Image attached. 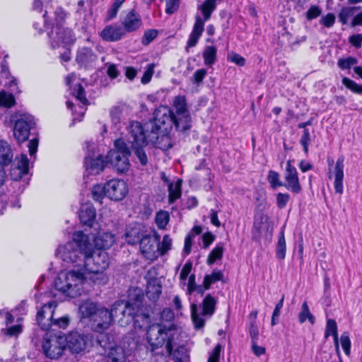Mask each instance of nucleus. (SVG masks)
Returning a JSON list of instances; mask_svg holds the SVG:
<instances>
[{"label":"nucleus","mask_w":362,"mask_h":362,"mask_svg":"<svg viewBox=\"0 0 362 362\" xmlns=\"http://www.w3.org/2000/svg\"><path fill=\"white\" fill-rule=\"evenodd\" d=\"M178 332L174 324H153L146 331V341L152 350L165 344L167 352L172 355L177 346Z\"/></svg>","instance_id":"obj_4"},{"label":"nucleus","mask_w":362,"mask_h":362,"mask_svg":"<svg viewBox=\"0 0 362 362\" xmlns=\"http://www.w3.org/2000/svg\"><path fill=\"white\" fill-rule=\"evenodd\" d=\"M158 35L157 30L151 29L148 30L144 33L142 37L141 42L144 45L150 44Z\"/></svg>","instance_id":"obj_57"},{"label":"nucleus","mask_w":362,"mask_h":362,"mask_svg":"<svg viewBox=\"0 0 362 362\" xmlns=\"http://www.w3.org/2000/svg\"><path fill=\"white\" fill-rule=\"evenodd\" d=\"M125 35L124 29L120 25H109L105 27L101 33L103 40L109 42L119 40Z\"/></svg>","instance_id":"obj_28"},{"label":"nucleus","mask_w":362,"mask_h":362,"mask_svg":"<svg viewBox=\"0 0 362 362\" xmlns=\"http://www.w3.org/2000/svg\"><path fill=\"white\" fill-rule=\"evenodd\" d=\"M140 251L143 256L148 260L153 261L160 255L159 236L155 232L143 235L141 239Z\"/></svg>","instance_id":"obj_10"},{"label":"nucleus","mask_w":362,"mask_h":362,"mask_svg":"<svg viewBox=\"0 0 362 362\" xmlns=\"http://www.w3.org/2000/svg\"><path fill=\"white\" fill-rule=\"evenodd\" d=\"M99 343L104 349H108L107 354L124 362L127 361V357L131 354V349L127 347L124 342L112 345L110 342H105L102 339H99Z\"/></svg>","instance_id":"obj_19"},{"label":"nucleus","mask_w":362,"mask_h":362,"mask_svg":"<svg viewBox=\"0 0 362 362\" xmlns=\"http://www.w3.org/2000/svg\"><path fill=\"white\" fill-rule=\"evenodd\" d=\"M342 84L351 90L353 93L356 94H362V85L358 84L354 81L347 78L344 77L342 78Z\"/></svg>","instance_id":"obj_46"},{"label":"nucleus","mask_w":362,"mask_h":362,"mask_svg":"<svg viewBox=\"0 0 362 362\" xmlns=\"http://www.w3.org/2000/svg\"><path fill=\"white\" fill-rule=\"evenodd\" d=\"M217 49L214 46H207L204 52L203 58L204 64L207 66L214 64L216 59Z\"/></svg>","instance_id":"obj_40"},{"label":"nucleus","mask_w":362,"mask_h":362,"mask_svg":"<svg viewBox=\"0 0 362 362\" xmlns=\"http://www.w3.org/2000/svg\"><path fill=\"white\" fill-rule=\"evenodd\" d=\"M55 288L71 298H76L88 293L95 286L82 267H74L62 272L55 280Z\"/></svg>","instance_id":"obj_2"},{"label":"nucleus","mask_w":362,"mask_h":362,"mask_svg":"<svg viewBox=\"0 0 362 362\" xmlns=\"http://www.w3.org/2000/svg\"><path fill=\"white\" fill-rule=\"evenodd\" d=\"M169 131H164L163 129H156L152 128L151 133L146 134L148 144L151 143L155 144L156 147L167 151L172 148L171 138L168 134Z\"/></svg>","instance_id":"obj_17"},{"label":"nucleus","mask_w":362,"mask_h":362,"mask_svg":"<svg viewBox=\"0 0 362 362\" xmlns=\"http://www.w3.org/2000/svg\"><path fill=\"white\" fill-rule=\"evenodd\" d=\"M180 0H168L165 1V12L168 15L175 13L179 8Z\"/></svg>","instance_id":"obj_56"},{"label":"nucleus","mask_w":362,"mask_h":362,"mask_svg":"<svg viewBox=\"0 0 362 362\" xmlns=\"http://www.w3.org/2000/svg\"><path fill=\"white\" fill-rule=\"evenodd\" d=\"M173 107L175 110V115H184L189 114L187 107L186 98L184 95H177L174 98Z\"/></svg>","instance_id":"obj_38"},{"label":"nucleus","mask_w":362,"mask_h":362,"mask_svg":"<svg viewBox=\"0 0 362 362\" xmlns=\"http://www.w3.org/2000/svg\"><path fill=\"white\" fill-rule=\"evenodd\" d=\"M174 319L173 312L169 309H163L160 313V322L158 324H173V320Z\"/></svg>","instance_id":"obj_55"},{"label":"nucleus","mask_w":362,"mask_h":362,"mask_svg":"<svg viewBox=\"0 0 362 362\" xmlns=\"http://www.w3.org/2000/svg\"><path fill=\"white\" fill-rule=\"evenodd\" d=\"M66 348L65 335H47L44 338L42 349L47 358L56 359L61 356Z\"/></svg>","instance_id":"obj_9"},{"label":"nucleus","mask_w":362,"mask_h":362,"mask_svg":"<svg viewBox=\"0 0 362 362\" xmlns=\"http://www.w3.org/2000/svg\"><path fill=\"white\" fill-rule=\"evenodd\" d=\"M98 56L89 47H83L78 49L76 61L77 63L84 67H90L95 64Z\"/></svg>","instance_id":"obj_23"},{"label":"nucleus","mask_w":362,"mask_h":362,"mask_svg":"<svg viewBox=\"0 0 362 362\" xmlns=\"http://www.w3.org/2000/svg\"><path fill=\"white\" fill-rule=\"evenodd\" d=\"M0 322L5 325L1 333L9 337H17L23 332L22 319L18 318L15 325L13 315L8 310H0Z\"/></svg>","instance_id":"obj_13"},{"label":"nucleus","mask_w":362,"mask_h":362,"mask_svg":"<svg viewBox=\"0 0 362 362\" xmlns=\"http://www.w3.org/2000/svg\"><path fill=\"white\" fill-rule=\"evenodd\" d=\"M349 42L356 49L361 47L362 34L352 35L349 37Z\"/></svg>","instance_id":"obj_64"},{"label":"nucleus","mask_w":362,"mask_h":362,"mask_svg":"<svg viewBox=\"0 0 362 362\" xmlns=\"http://www.w3.org/2000/svg\"><path fill=\"white\" fill-rule=\"evenodd\" d=\"M334 23L335 16L332 13H329L327 15L323 16L320 20V23L323 25L326 28L332 27Z\"/></svg>","instance_id":"obj_62"},{"label":"nucleus","mask_w":362,"mask_h":362,"mask_svg":"<svg viewBox=\"0 0 362 362\" xmlns=\"http://www.w3.org/2000/svg\"><path fill=\"white\" fill-rule=\"evenodd\" d=\"M13 152L8 144L0 140V165L7 166L13 160Z\"/></svg>","instance_id":"obj_32"},{"label":"nucleus","mask_w":362,"mask_h":362,"mask_svg":"<svg viewBox=\"0 0 362 362\" xmlns=\"http://www.w3.org/2000/svg\"><path fill=\"white\" fill-rule=\"evenodd\" d=\"M92 253L90 238L81 231L74 233L71 241L57 249V255L64 262L75 264L74 267H82L85 258Z\"/></svg>","instance_id":"obj_3"},{"label":"nucleus","mask_w":362,"mask_h":362,"mask_svg":"<svg viewBox=\"0 0 362 362\" xmlns=\"http://www.w3.org/2000/svg\"><path fill=\"white\" fill-rule=\"evenodd\" d=\"M290 200V194L288 193L279 192L276 194V205L279 209L286 207Z\"/></svg>","instance_id":"obj_59"},{"label":"nucleus","mask_w":362,"mask_h":362,"mask_svg":"<svg viewBox=\"0 0 362 362\" xmlns=\"http://www.w3.org/2000/svg\"><path fill=\"white\" fill-rule=\"evenodd\" d=\"M146 234V232H144L141 228H129L125 233V238L129 244L134 245L137 243H141V239Z\"/></svg>","instance_id":"obj_35"},{"label":"nucleus","mask_w":362,"mask_h":362,"mask_svg":"<svg viewBox=\"0 0 362 362\" xmlns=\"http://www.w3.org/2000/svg\"><path fill=\"white\" fill-rule=\"evenodd\" d=\"M344 156L337 158L335 166L333 169V175L334 177V187L336 193L341 194L344 192L343 180H344Z\"/></svg>","instance_id":"obj_25"},{"label":"nucleus","mask_w":362,"mask_h":362,"mask_svg":"<svg viewBox=\"0 0 362 362\" xmlns=\"http://www.w3.org/2000/svg\"><path fill=\"white\" fill-rule=\"evenodd\" d=\"M222 346L218 344L213 351L210 353L208 362H219L220 354Z\"/></svg>","instance_id":"obj_63"},{"label":"nucleus","mask_w":362,"mask_h":362,"mask_svg":"<svg viewBox=\"0 0 362 362\" xmlns=\"http://www.w3.org/2000/svg\"><path fill=\"white\" fill-rule=\"evenodd\" d=\"M223 247L221 244L216 246L211 250L207 258V264L209 265L213 264L216 261L219 260L223 257Z\"/></svg>","instance_id":"obj_43"},{"label":"nucleus","mask_w":362,"mask_h":362,"mask_svg":"<svg viewBox=\"0 0 362 362\" xmlns=\"http://www.w3.org/2000/svg\"><path fill=\"white\" fill-rule=\"evenodd\" d=\"M340 343L341 347L346 355H349L350 354V348H351V341L349 339V334L347 332H344L340 338Z\"/></svg>","instance_id":"obj_60"},{"label":"nucleus","mask_w":362,"mask_h":362,"mask_svg":"<svg viewBox=\"0 0 362 362\" xmlns=\"http://www.w3.org/2000/svg\"><path fill=\"white\" fill-rule=\"evenodd\" d=\"M125 0H115L111 7L107 11V18L111 20L117 16V12L121 8L122 5L124 3Z\"/></svg>","instance_id":"obj_51"},{"label":"nucleus","mask_w":362,"mask_h":362,"mask_svg":"<svg viewBox=\"0 0 362 362\" xmlns=\"http://www.w3.org/2000/svg\"><path fill=\"white\" fill-rule=\"evenodd\" d=\"M141 25V20L139 15L136 13L134 10L129 11L122 21V25L125 33L135 31Z\"/></svg>","instance_id":"obj_29"},{"label":"nucleus","mask_w":362,"mask_h":362,"mask_svg":"<svg viewBox=\"0 0 362 362\" xmlns=\"http://www.w3.org/2000/svg\"><path fill=\"white\" fill-rule=\"evenodd\" d=\"M361 8L360 6H346L343 7L338 14L339 21L342 25H346L351 18H354L357 11Z\"/></svg>","instance_id":"obj_36"},{"label":"nucleus","mask_w":362,"mask_h":362,"mask_svg":"<svg viewBox=\"0 0 362 362\" xmlns=\"http://www.w3.org/2000/svg\"><path fill=\"white\" fill-rule=\"evenodd\" d=\"M130 155L122 154V153L108 152L107 158L109 159L112 165H113L117 171L124 173L129 170L130 163L129 157Z\"/></svg>","instance_id":"obj_24"},{"label":"nucleus","mask_w":362,"mask_h":362,"mask_svg":"<svg viewBox=\"0 0 362 362\" xmlns=\"http://www.w3.org/2000/svg\"><path fill=\"white\" fill-rule=\"evenodd\" d=\"M56 307V302L50 301L45 303L37 312V321L42 329L47 330L52 327L53 315Z\"/></svg>","instance_id":"obj_18"},{"label":"nucleus","mask_w":362,"mask_h":362,"mask_svg":"<svg viewBox=\"0 0 362 362\" xmlns=\"http://www.w3.org/2000/svg\"><path fill=\"white\" fill-rule=\"evenodd\" d=\"M223 274L220 271L214 272L210 275H206L204 277V284L206 289H208L213 282L220 281L223 279Z\"/></svg>","instance_id":"obj_49"},{"label":"nucleus","mask_w":362,"mask_h":362,"mask_svg":"<svg viewBox=\"0 0 362 362\" xmlns=\"http://www.w3.org/2000/svg\"><path fill=\"white\" fill-rule=\"evenodd\" d=\"M128 141L131 144L132 151L142 166L148 163V156L145 148L148 144L146 136L147 130L145 132L141 124L136 121H132L127 127Z\"/></svg>","instance_id":"obj_6"},{"label":"nucleus","mask_w":362,"mask_h":362,"mask_svg":"<svg viewBox=\"0 0 362 362\" xmlns=\"http://www.w3.org/2000/svg\"><path fill=\"white\" fill-rule=\"evenodd\" d=\"M106 161L101 156L94 157L88 154L85 158L84 165L87 175H98L104 170Z\"/></svg>","instance_id":"obj_21"},{"label":"nucleus","mask_w":362,"mask_h":362,"mask_svg":"<svg viewBox=\"0 0 362 362\" xmlns=\"http://www.w3.org/2000/svg\"><path fill=\"white\" fill-rule=\"evenodd\" d=\"M191 117L190 114L184 115H174L173 126L176 129L180 132H185L191 127Z\"/></svg>","instance_id":"obj_34"},{"label":"nucleus","mask_w":362,"mask_h":362,"mask_svg":"<svg viewBox=\"0 0 362 362\" xmlns=\"http://www.w3.org/2000/svg\"><path fill=\"white\" fill-rule=\"evenodd\" d=\"M322 10L318 6H312L305 13V17L308 21H312L321 15Z\"/></svg>","instance_id":"obj_58"},{"label":"nucleus","mask_w":362,"mask_h":362,"mask_svg":"<svg viewBox=\"0 0 362 362\" xmlns=\"http://www.w3.org/2000/svg\"><path fill=\"white\" fill-rule=\"evenodd\" d=\"M216 300L210 295H207L203 300L202 306L197 308L196 304L191 305V315L195 329L204 327L205 321L210 317L214 312Z\"/></svg>","instance_id":"obj_8"},{"label":"nucleus","mask_w":362,"mask_h":362,"mask_svg":"<svg viewBox=\"0 0 362 362\" xmlns=\"http://www.w3.org/2000/svg\"><path fill=\"white\" fill-rule=\"evenodd\" d=\"M115 150H111L109 152H117L122 153V154L130 155V151L123 139H118L115 140Z\"/></svg>","instance_id":"obj_53"},{"label":"nucleus","mask_w":362,"mask_h":362,"mask_svg":"<svg viewBox=\"0 0 362 362\" xmlns=\"http://www.w3.org/2000/svg\"><path fill=\"white\" fill-rule=\"evenodd\" d=\"M88 237L90 240H93L95 247L100 250L109 248L115 242L114 235L106 232L100 231L96 235Z\"/></svg>","instance_id":"obj_27"},{"label":"nucleus","mask_w":362,"mask_h":362,"mask_svg":"<svg viewBox=\"0 0 362 362\" xmlns=\"http://www.w3.org/2000/svg\"><path fill=\"white\" fill-rule=\"evenodd\" d=\"M135 309L134 304L123 300L116 301L111 310L92 300H86L79 305L78 314L81 320H88L94 332L103 333L111 327L119 315L122 316L118 320L121 326L129 325L134 319L135 329H141L147 325L148 317L135 316Z\"/></svg>","instance_id":"obj_1"},{"label":"nucleus","mask_w":362,"mask_h":362,"mask_svg":"<svg viewBox=\"0 0 362 362\" xmlns=\"http://www.w3.org/2000/svg\"><path fill=\"white\" fill-rule=\"evenodd\" d=\"M154 64H148L144 75L141 79V81L143 84H146L151 80L152 76L154 72Z\"/></svg>","instance_id":"obj_61"},{"label":"nucleus","mask_w":362,"mask_h":362,"mask_svg":"<svg viewBox=\"0 0 362 362\" xmlns=\"http://www.w3.org/2000/svg\"><path fill=\"white\" fill-rule=\"evenodd\" d=\"M182 180L177 179L175 182H170L168 185V202L173 204L182 194Z\"/></svg>","instance_id":"obj_33"},{"label":"nucleus","mask_w":362,"mask_h":362,"mask_svg":"<svg viewBox=\"0 0 362 362\" xmlns=\"http://www.w3.org/2000/svg\"><path fill=\"white\" fill-rule=\"evenodd\" d=\"M161 293V286L156 282H150L147 286L146 295L152 300H156Z\"/></svg>","instance_id":"obj_42"},{"label":"nucleus","mask_w":362,"mask_h":362,"mask_svg":"<svg viewBox=\"0 0 362 362\" xmlns=\"http://www.w3.org/2000/svg\"><path fill=\"white\" fill-rule=\"evenodd\" d=\"M311 142V134L308 129H305L303 131V134L301 135L300 139V144L303 147V151L305 154L308 153V146Z\"/></svg>","instance_id":"obj_52"},{"label":"nucleus","mask_w":362,"mask_h":362,"mask_svg":"<svg viewBox=\"0 0 362 362\" xmlns=\"http://www.w3.org/2000/svg\"><path fill=\"white\" fill-rule=\"evenodd\" d=\"M357 63V59L353 57L340 58L337 61V65L341 70L350 69L352 66L356 65Z\"/></svg>","instance_id":"obj_48"},{"label":"nucleus","mask_w":362,"mask_h":362,"mask_svg":"<svg viewBox=\"0 0 362 362\" xmlns=\"http://www.w3.org/2000/svg\"><path fill=\"white\" fill-rule=\"evenodd\" d=\"M110 264L109 257L106 252L100 251L87 256L83 264L82 269L94 286H101L107 284L108 276L105 271Z\"/></svg>","instance_id":"obj_5"},{"label":"nucleus","mask_w":362,"mask_h":362,"mask_svg":"<svg viewBox=\"0 0 362 362\" xmlns=\"http://www.w3.org/2000/svg\"><path fill=\"white\" fill-rule=\"evenodd\" d=\"M128 110V107L124 105L112 107L110 111L112 123L115 126L119 125L127 115Z\"/></svg>","instance_id":"obj_31"},{"label":"nucleus","mask_w":362,"mask_h":362,"mask_svg":"<svg viewBox=\"0 0 362 362\" xmlns=\"http://www.w3.org/2000/svg\"><path fill=\"white\" fill-rule=\"evenodd\" d=\"M170 220V215L168 211L160 210L156 214L155 221L157 226H166Z\"/></svg>","instance_id":"obj_50"},{"label":"nucleus","mask_w":362,"mask_h":362,"mask_svg":"<svg viewBox=\"0 0 362 362\" xmlns=\"http://www.w3.org/2000/svg\"><path fill=\"white\" fill-rule=\"evenodd\" d=\"M216 4L214 0H204V1L198 6V10L201 11L202 17L199 15H196L195 16L193 29L187 40V52H189V47H193L197 44L199 39L203 33L205 22L211 18L212 13L216 8Z\"/></svg>","instance_id":"obj_7"},{"label":"nucleus","mask_w":362,"mask_h":362,"mask_svg":"<svg viewBox=\"0 0 362 362\" xmlns=\"http://www.w3.org/2000/svg\"><path fill=\"white\" fill-rule=\"evenodd\" d=\"M66 347L73 353H79L86 348V341L82 334L77 332H71L65 336Z\"/></svg>","instance_id":"obj_22"},{"label":"nucleus","mask_w":362,"mask_h":362,"mask_svg":"<svg viewBox=\"0 0 362 362\" xmlns=\"http://www.w3.org/2000/svg\"><path fill=\"white\" fill-rule=\"evenodd\" d=\"M29 161L25 154H21L19 158H16L11 165L10 175L12 180H19L28 173Z\"/></svg>","instance_id":"obj_20"},{"label":"nucleus","mask_w":362,"mask_h":362,"mask_svg":"<svg viewBox=\"0 0 362 362\" xmlns=\"http://www.w3.org/2000/svg\"><path fill=\"white\" fill-rule=\"evenodd\" d=\"M51 46L53 49L59 45L60 43L69 44L75 41V35L69 28L56 25L49 33Z\"/></svg>","instance_id":"obj_16"},{"label":"nucleus","mask_w":362,"mask_h":362,"mask_svg":"<svg viewBox=\"0 0 362 362\" xmlns=\"http://www.w3.org/2000/svg\"><path fill=\"white\" fill-rule=\"evenodd\" d=\"M106 197L113 201L122 200L128 193L127 183L119 179H112L105 184Z\"/></svg>","instance_id":"obj_15"},{"label":"nucleus","mask_w":362,"mask_h":362,"mask_svg":"<svg viewBox=\"0 0 362 362\" xmlns=\"http://www.w3.org/2000/svg\"><path fill=\"white\" fill-rule=\"evenodd\" d=\"M286 240L284 237V230H281L279 235V240L276 245V257L279 259H284L286 257Z\"/></svg>","instance_id":"obj_41"},{"label":"nucleus","mask_w":362,"mask_h":362,"mask_svg":"<svg viewBox=\"0 0 362 362\" xmlns=\"http://www.w3.org/2000/svg\"><path fill=\"white\" fill-rule=\"evenodd\" d=\"M72 94L78 101H80L83 106L88 105V101L86 97L84 88L81 83H78L76 86V87L73 90ZM80 108H82L83 110L80 112L78 116H76L75 113H74V122L76 120L80 122L82 119V117L85 113L86 110L83 109V107H80Z\"/></svg>","instance_id":"obj_30"},{"label":"nucleus","mask_w":362,"mask_h":362,"mask_svg":"<svg viewBox=\"0 0 362 362\" xmlns=\"http://www.w3.org/2000/svg\"><path fill=\"white\" fill-rule=\"evenodd\" d=\"M92 198L95 202L103 203V198L106 196L105 185H95L91 189Z\"/></svg>","instance_id":"obj_39"},{"label":"nucleus","mask_w":362,"mask_h":362,"mask_svg":"<svg viewBox=\"0 0 362 362\" xmlns=\"http://www.w3.org/2000/svg\"><path fill=\"white\" fill-rule=\"evenodd\" d=\"M279 173L274 170H269L267 175V180L270 184V186L273 189H276L278 187L284 186V182H282L279 179Z\"/></svg>","instance_id":"obj_47"},{"label":"nucleus","mask_w":362,"mask_h":362,"mask_svg":"<svg viewBox=\"0 0 362 362\" xmlns=\"http://www.w3.org/2000/svg\"><path fill=\"white\" fill-rule=\"evenodd\" d=\"M175 114L166 106H160L153 113V122L151 123V127L156 129L170 131L173 127Z\"/></svg>","instance_id":"obj_12"},{"label":"nucleus","mask_w":362,"mask_h":362,"mask_svg":"<svg viewBox=\"0 0 362 362\" xmlns=\"http://www.w3.org/2000/svg\"><path fill=\"white\" fill-rule=\"evenodd\" d=\"M306 320H308L311 324L315 322V317L311 314L308 303L304 302L298 314V320L300 323H303Z\"/></svg>","instance_id":"obj_44"},{"label":"nucleus","mask_w":362,"mask_h":362,"mask_svg":"<svg viewBox=\"0 0 362 362\" xmlns=\"http://www.w3.org/2000/svg\"><path fill=\"white\" fill-rule=\"evenodd\" d=\"M35 126L34 117L28 113L20 115L19 118L16 121L13 134L18 142L25 141L30 135V132Z\"/></svg>","instance_id":"obj_11"},{"label":"nucleus","mask_w":362,"mask_h":362,"mask_svg":"<svg viewBox=\"0 0 362 362\" xmlns=\"http://www.w3.org/2000/svg\"><path fill=\"white\" fill-rule=\"evenodd\" d=\"M293 160H288L286 162V168L284 171V187L288 190L294 194H299L302 191V187L300 183L298 173L296 167L293 165Z\"/></svg>","instance_id":"obj_14"},{"label":"nucleus","mask_w":362,"mask_h":362,"mask_svg":"<svg viewBox=\"0 0 362 362\" xmlns=\"http://www.w3.org/2000/svg\"><path fill=\"white\" fill-rule=\"evenodd\" d=\"M16 103L12 93H8L4 90L0 92V107L11 108Z\"/></svg>","instance_id":"obj_45"},{"label":"nucleus","mask_w":362,"mask_h":362,"mask_svg":"<svg viewBox=\"0 0 362 362\" xmlns=\"http://www.w3.org/2000/svg\"><path fill=\"white\" fill-rule=\"evenodd\" d=\"M172 248V239L169 235H164L161 243H159V252L160 255H164Z\"/></svg>","instance_id":"obj_54"},{"label":"nucleus","mask_w":362,"mask_h":362,"mask_svg":"<svg viewBox=\"0 0 362 362\" xmlns=\"http://www.w3.org/2000/svg\"><path fill=\"white\" fill-rule=\"evenodd\" d=\"M332 335L334 338V342L337 351H339V339L337 333V325L334 320L328 319L327 320L325 337L327 338Z\"/></svg>","instance_id":"obj_37"},{"label":"nucleus","mask_w":362,"mask_h":362,"mask_svg":"<svg viewBox=\"0 0 362 362\" xmlns=\"http://www.w3.org/2000/svg\"><path fill=\"white\" fill-rule=\"evenodd\" d=\"M78 217L84 226H93L96 218L95 209L92 205H83L79 211Z\"/></svg>","instance_id":"obj_26"}]
</instances>
